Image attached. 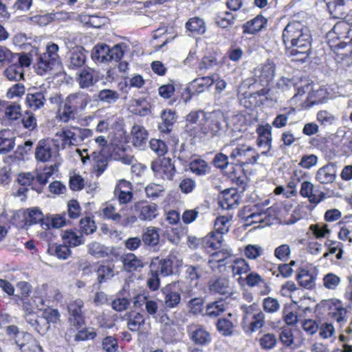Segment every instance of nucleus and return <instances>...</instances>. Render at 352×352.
Instances as JSON below:
<instances>
[{"label":"nucleus","mask_w":352,"mask_h":352,"mask_svg":"<svg viewBox=\"0 0 352 352\" xmlns=\"http://www.w3.org/2000/svg\"><path fill=\"white\" fill-rule=\"evenodd\" d=\"M4 75L10 80L19 81L23 78V69L21 66L12 63L6 69Z\"/></svg>","instance_id":"obj_49"},{"label":"nucleus","mask_w":352,"mask_h":352,"mask_svg":"<svg viewBox=\"0 0 352 352\" xmlns=\"http://www.w3.org/2000/svg\"><path fill=\"white\" fill-rule=\"evenodd\" d=\"M67 310L70 325L76 329L82 328L85 325L83 300L80 298L71 300L67 305Z\"/></svg>","instance_id":"obj_6"},{"label":"nucleus","mask_w":352,"mask_h":352,"mask_svg":"<svg viewBox=\"0 0 352 352\" xmlns=\"http://www.w3.org/2000/svg\"><path fill=\"white\" fill-rule=\"evenodd\" d=\"M76 152L79 154L81 158V161L83 164H85L87 160L92 159L94 161V168L96 171L98 172V175H101L107 168V159L102 155L97 154L93 152L91 155L87 154V150L84 149L80 151L77 149Z\"/></svg>","instance_id":"obj_18"},{"label":"nucleus","mask_w":352,"mask_h":352,"mask_svg":"<svg viewBox=\"0 0 352 352\" xmlns=\"http://www.w3.org/2000/svg\"><path fill=\"white\" fill-rule=\"evenodd\" d=\"M336 166L329 163L320 168L316 175V179L322 184L333 183L336 179Z\"/></svg>","instance_id":"obj_25"},{"label":"nucleus","mask_w":352,"mask_h":352,"mask_svg":"<svg viewBox=\"0 0 352 352\" xmlns=\"http://www.w3.org/2000/svg\"><path fill=\"white\" fill-rule=\"evenodd\" d=\"M133 209L141 221H151L158 215L157 206L155 204L138 202L134 205Z\"/></svg>","instance_id":"obj_19"},{"label":"nucleus","mask_w":352,"mask_h":352,"mask_svg":"<svg viewBox=\"0 0 352 352\" xmlns=\"http://www.w3.org/2000/svg\"><path fill=\"white\" fill-rule=\"evenodd\" d=\"M48 252L56 256L59 259H67L71 254V250L67 245H52L48 248Z\"/></svg>","instance_id":"obj_48"},{"label":"nucleus","mask_w":352,"mask_h":352,"mask_svg":"<svg viewBox=\"0 0 352 352\" xmlns=\"http://www.w3.org/2000/svg\"><path fill=\"white\" fill-rule=\"evenodd\" d=\"M267 23V19L263 15L258 14L242 25L243 33L244 34L254 35L264 29Z\"/></svg>","instance_id":"obj_24"},{"label":"nucleus","mask_w":352,"mask_h":352,"mask_svg":"<svg viewBox=\"0 0 352 352\" xmlns=\"http://www.w3.org/2000/svg\"><path fill=\"white\" fill-rule=\"evenodd\" d=\"M14 146V137L10 130L0 131V154H6Z\"/></svg>","instance_id":"obj_39"},{"label":"nucleus","mask_w":352,"mask_h":352,"mask_svg":"<svg viewBox=\"0 0 352 352\" xmlns=\"http://www.w3.org/2000/svg\"><path fill=\"white\" fill-rule=\"evenodd\" d=\"M189 168L192 173L200 176L206 173L208 166L206 161L200 159H195L190 163Z\"/></svg>","instance_id":"obj_57"},{"label":"nucleus","mask_w":352,"mask_h":352,"mask_svg":"<svg viewBox=\"0 0 352 352\" xmlns=\"http://www.w3.org/2000/svg\"><path fill=\"white\" fill-rule=\"evenodd\" d=\"M222 241L223 236L215 231H212L201 239V244L207 252H209L210 249L217 250L221 248Z\"/></svg>","instance_id":"obj_32"},{"label":"nucleus","mask_w":352,"mask_h":352,"mask_svg":"<svg viewBox=\"0 0 352 352\" xmlns=\"http://www.w3.org/2000/svg\"><path fill=\"white\" fill-rule=\"evenodd\" d=\"M324 287L329 290H336L341 283V278L332 272L327 273L323 276Z\"/></svg>","instance_id":"obj_53"},{"label":"nucleus","mask_w":352,"mask_h":352,"mask_svg":"<svg viewBox=\"0 0 352 352\" xmlns=\"http://www.w3.org/2000/svg\"><path fill=\"white\" fill-rule=\"evenodd\" d=\"M149 146L159 157L164 156L168 151L166 143L159 139H151L149 142Z\"/></svg>","instance_id":"obj_63"},{"label":"nucleus","mask_w":352,"mask_h":352,"mask_svg":"<svg viewBox=\"0 0 352 352\" xmlns=\"http://www.w3.org/2000/svg\"><path fill=\"white\" fill-rule=\"evenodd\" d=\"M261 347L266 351L274 349L277 344V338L274 333H265L259 339Z\"/></svg>","instance_id":"obj_61"},{"label":"nucleus","mask_w":352,"mask_h":352,"mask_svg":"<svg viewBox=\"0 0 352 352\" xmlns=\"http://www.w3.org/2000/svg\"><path fill=\"white\" fill-rule=\"evenodd\" d=\"M208 287L209 292L213 295H230L232 290L229 278L225 276L211 278L208 281Z\"/></svg>","instance_id":"obj_12"},{"label":"nucleus","mask_w":352,"mask_h":352,"mask_svg":"<svg viewBox=\"0 0 352 352\" xmlns=\"http://www.w3.org/2000/svg\"><path fill=\"white\" fill-rule=\"evenodd\" d=\"M41 316H37L33 311H29L26 313L25 318L26 322L30 325V327L39 334H44V331H42V326L41 325V322L39 321Z\"/></svg>","instance_id":"obj_58"},{"label":"nucleus","mask_w":352,"mask_h":352,"mask_svg":"<svg viewBox=\"0 0 352 352\" xmlns=\"http://www.w3.org/2000/svg\"><path fill=\"white\" fill-rule=\"evenodd\" d=\"M328 93L324 88H318L309 92L307 97V106L312 107L315 104H322L327 101Z\"/></svg>","instance_id":"obj_41"},{"label":"nucleus","mask_w":352,"mask_h":352,"mask_svg":"<svg viewBox=\"0 0 352 352\" xmlns=\"http://www.w3.org/2000/svg\"><path fill=\"white\" fill-rule=\"evenodd\" d=\"M77 113L78 112L65 101L59 107L58 112L60 120L65 123L75 119Z\"/></svg>","instance_id":"obj_46"},{"label":"nucleus","mask_w":352,"mask_h":352,"mask_svg":"<svg viewBox=\"0 0 352 352\" xmlns=\"http://www.w3.org/2000/svg\"><path fill=\"white\" fill-rule=\"evenodd\" d=\"M296 279L300 285L306 289H311L315 286V277L307 270L300 269Z\"/></svg>","instance_id":"obj_44"},{"label":"nucleus","mask_w":352,"mask_h":352,"mask_svg":"<svg viewBox=\"0 0 352 352\" xmlns=\"http://www.w3.org/2000/svg\"><path fill=\"white\" fill-rule=\"evenodd\" d=\"M230 157L241 165L254 164L259 159V155L252 146L237 144L230 153Z\"/></svg>","instance_id":"obj_5"},{"label":"nucleus","mask_w":352,"mask_h":352,"mask_svg":"<svg viewBox=\"0 0 352 352\" xmlns=\"http://www.w3.org/2000/svg\"><path fill=\"white\" fill-rule=\"evenodd\" d=\"M23 216L25 226H30L38 223H41L42 228H44V226H45L47 228L49 227L47 223H44L43 222V214L38 208H34L31 209H27L24 212Z\"/></svg>","instance_id":"obj_35"},{"label":"nucleus","mask_w":352,"mask_h":352,"mask_svg":"<svg viewBox=\"0 0 352 352\" xmlns=\"http://www.w3.org/2000/svg\"><path fill=\"white\" fill-rule=\"evenodd\" d=\"M311 41L309 28L298 21H290L282 32L285 53L294 61L307 60L311 52Z\"/></svg>","instance_id":"obj_1"},{"label":"nucleus","mask_w":352,"mask_h":352,"mask_svg":"<svg viewBox=\"0 0 352 352\" xmlns=\"http://www.w3.org/2000/svg\"><path fill=\"white\" fill-rule=\"evenodd\" d=\"M205 122L201 126V131L207 136L219 137L224 132L226 122L223 113L221 111H212L206 113Z\"/></svg>","instance_id":"obj_4"},{"label":"nucleus","mask_w":352,"mask_h":352,"mask_svg":"<svg viewBox=\"0 0 352 352\" xmlns=\"http://www.w3.org/2000/svg\"><path fill=\"white\" fill-rule=\"evenodd\" d=\"M190 340L197 345L205 346L211 342L210 333L202 326L190 325L188 327Z\"/></svg>","instance_id":"obj_15"},{"label":"nucleus","mask_w":352,"mask_h":352,"mask_svg":"<svg viewBox=\"0 0 352 352\" xmlns=\"http://www.w3.org/2000/svg\"><path fill=\"white\" fill-rule=\"evenodd\" d=\"M21 352H43L38 342L30 333H23V337L15 340Z\"/></svg>","instance_id":"obj_22"},{"label":"nucleus","mask_w":352,"mask_h":352,"mask_svg":"<svg viewBox=\"0 0 352 352\" xmlns=\"http://www.w3.org/2000/svg\"><path fill=\"white\" fill-rule=\"evenodd\" d=\"M232 255V251L231 249L223 248L211 254V258L208 261V264L212 270L216 267L226 266L232 262L230 258Z\"/></svg>","instance_id":"obj_23"},{"label":"nucleus","mask_w":352,"mask_h":352,"mask_svg":"<svg viewBox=\"0 0 352 352\" xmlns=\"http://www.w3.org/2000/svg\"><path fill=\"white\" fill-rule=\"evenodd\" d=\"M151 169L156 177L167 180L173 179L176 173L175 165L169 157H164L153 161Z\"/></svg>","instance_id":"obj_9"},{"label":"nucleus","mask_w":352,"mask_h":352,"mask_svg":"<svg viewBox=\"0 0 352 352\" xmlns=\"http://www.w3.org/2000/svg\"><path fill=\"white\" fill-rule=\"evenodd\" d=\"M155 266V261H152L146 279V286L153 292L158 290L160 287V273Z\"/></svg>","instance_id":"obj_36"},{"label":"nucleus","mask_w":352,"mask_h":352,"mask_svg":"<svg viewBox=\"0 0 352 352\" xmlns=\"http://www.w3.org/2000/svg\"><path fill=\"white\" fill-rule=\"evenodd\" d=\"M160 118L161 122L158 123L159 130L162 133H170L176 122L175 111L171 109H164L160 113Z\"/></svg>","instance_id":"obj_29"},{"label":"nucleus","mask_w":352,"mask_h":352,"mask_svg":"<svg viewBox=\"0 0 352 352\" xmlns=\"http://www.w3.org/2000/svg\"><path fill=\"white\" fill-rule=\"evenodd\" d=\"M262 307L266 313L274 314L280 309V305L276 298L267 297L263 300Z\"/></svg>","instance_id":"obj_62"},{"label":"nucleus","mask_w":352,"mask_h":352,"mask_svg":"<svg viewBox=\"0 0 352 352\" xmlns=\"http://www.w3.org/2000/svg\"><path fill=\"white\" fill-rule=\"evenodd\" d=\"M142 242L148 246L155 247L159 243V230L154 227H148L142 233Z\"/></svg>","instance_id":"obj_42"},{"label":"nucleus","mask_w":352,"mask_h":352,"mask_svg":"<svg viewBox=\"0 0 352 352\" xmlns=\"http://www.w3.org/2000/svg\"><path fill=\"white\" fill-rule=\"evenodd\" d=\"M76 111L79 112L87 107L91 101L88 94L83 91L69 94L65 100Z\"/></svg>","instance_id":"obj_20"},{"label":"nucleus","mask_w":352,"mask_h":352,"mask_svg":"<svg viewBox=\"0 0 352 352\" xmlns=\"http://www.w3.org/2000/svg\"><path fill=\"white\" fill-rule=\"evenodd\" d=\"M185 274L186 278L191 282L197 281L206 274V267L204 264L186 265L185 266Z\"/></svg>","instance_id":"obj_38"},{"label":"nucleus","mask_w":352,"mask_h":352,"mask_svg":"<svg viewBox=\"0 0 352 352\" xmlns=\"http://www.w3.org/2000/svg\"><path fill=\"white\" fill-rule=\"evenodd\" d=\"M218 63L219 62L215 56L212 54L205 56L199 63V69L201 72L205 73L208 71L215 69L218 67Z\"/></svg>","instance_id":"obj_51"},{"label":"nucleus","mask_w":352,"mask_h":352,"mask_svg":"<svg viewBox=\"0 0 352 352\" xmlns=\"http://www.w3.org/2000/svg\"><path fill=\"white\" fill-rule=\"evenodd\" d=\"M186 28L193 35H201L206 31L204 19L197 16L190 18L186 23Z\"/></svg>","instance_id":"obj_40"},{"label":"nucleus","mask_w":352,"mask_h":352,"mask_svg":"<svg viewBox=\"0 0 352 352\" xmlns=\"http://www.w3.org/2000/svg\"><path fill=\"white\" fill-rule=\"evenodd\" d=\"M17 54L11 52L6 46L0 45V68L12 63Z\"/></svg>","instance_id":"obj_55"},{"label":"nucleus","mask_w":352,"mask_h":352,"mask_svg":"<svg viewBox=\"0 0 352 352\" xmlns=\"http://www.w3.org/2000/svg\"><path fill=\"white\" fill-rule=\"evenodd\" d=\"M76 80L81 89L89 88L98 81V73L91 67H86L79 72Z\"/></svg>","instance_id":"obj_21"},{"label":"nucleus","mask_w":352,"mask_h":352,"mask_svg":"<svg viewBox=\"0 0 352 352\" xmlns=\"http://www.w3.org/2000/svg\"><path fill=\"white\" fill-rule=\"evenodd\" d=\"M182 285L183 283L180 281L173 282L162 289L166 308L173 309L180 303Z\"/></svg>","instance_id":"obj_8"},{"label":"nucleus","mask_w":352,"mask_h":352,"mask_svg":"<svg viewBox=\"0 0 352 352\" xmlns=\"http://www.w3.org/2000/svg\"><path fill=\"white\" fill-rule=\"evenodd\" d=\"M226 309L224 300H220L211 302L206 306V315L210 318H216Z\"/></svg>","instance_id":"obj_45"},{"label":"nucleus","mask_w":352,"mask_h":352,"mask_svg":"<svg viewBox=\"0 0 352 352\" xmlns=\"http://www.w3.org/2000/svg\"><path fill=\"white\" fill-rule=\"evenodd\" d=\"M300 195L308 199L311 204L317 205L325 198V193L320 192L318 195L314 193V185L311 182L305 181L301 184Z\"/></svg>","instance_id":"obj_28"},{"label":"nucleus","mask_w":352,"mask_h":352,"mask_svg":"<svg viewBox=\"0 0 352 352\" xmlns=\"http://www.w3.org/2000/svg\"><path fill=\"white\" fill-rule=\"evenodd\" d=\"M213 85V80L210 76L196 78L190 82L186 89L191 96L203 93L206 89Z\"/></svg>","instance_id":"obj_30"},{"label":"nucleus","mask_w":352,"mask_h":352,"mask_svg":"<svg viewBox=\"0 0 352 352\" xmlns=\"http://www.w3.org/2000/svg\"><path fill=\"white\" fill-rule=\"evenodd\" d=\"M316 117L318 122L324 128L334 125L337 121V118L326 110L319 111Z\"/></svg>","instance_id":"obj_52"},{"label":"nucleus","mask_w":352,"mask_h":352,"mask_svg":"<svg viewBox=\"0 0 352 352\" xmlns=\"http://www.w3.org/2000/svg\"><path fill=\"white\" fill-rule=\"evenodd\" d=\"M58 155L56 148H52L51 144L46 140H40L35 149V158L40 162H48L52 158Z\"/></svg>","instance_id":"obj_17"},{"label":"nucleus","mask_w":352,"mask_h":352,"mask_svg":"<svg viewBox=\"0 0 352 352\" xmlns=\"http://www.w3.org/2000/svg\"><path fill=\"white\" fill-rule=\"evenodd\" d=\"M324 306L328 309L329 316L335 320L340 327L346 324L348 310L344 307L341 300L336 298L329 299L325 301Z\"/></svg>","instance_id":"obj_7"},{"label":"nucleus","mask_w":352,"mask_h":352,"mask_svg":"<svg viewBox=\"0 0 352 352\" xmlns=\"http://www.w3.org/2000/svg\"><path fill=\"white\" fill-rule=\"evenodd\" d=\"M80 20L84 23L95 28H99L105 23L103 17L98 15L85 14L80 16Z\"/></svg>","instance_id":"obj_60"},{"label":"nucleus","mask_w":352,"mask_h":352,"mask_svg":"<svg viewBox=\"0 0 352 352\" xmlns=\"http://www.w3.org/2000/svg\"><path fill=\"white\" fill-rule=\"evenodd\" d=\"M62 239L65 244H68L72 247H77L85 243V239L82 234H78L72 230H66L62 234Z\"/></svg>","instance_id":"obj_43"},{"label":"nucleus","mask_w":352,"mask_h":352,"mask_svg":"<svg viewBox=\"0 0 352 352\" xmlns=\"http://www.w3.org/2000/svg\"><path fill=\"white\" fill-rule=\"evenodd\" d=\"M145 319L140 313L131 314L127 322V327L131 331H138L144 324Z\"/></svg>","instance_id":"obj_50"},{"label":"nucleus","mask_w":352,"mask_h":352,"mask_svg":"<svg viewBox=\"0 0 352 352\" xmlns=\"http://www.w3.org/2000/svg\"><path fill=\"white\" fill-rule=\"evenodd\" d=\"M332 17L342 19L351 10L352 0H322Z\"/></svg>","instance_id":"obj_10"},{"label":"nucleus","mask_w":352,"mask_h":352,"mask_svg":"<svg viewBox=\"0 0 352 352\" xmlns=\"http://www.w3.org/2000/svg\"><path fill=\"white\" fill-rule=\"evenodd\" d=\"M4 111L6 117L9 120H17L21 116V106L16 102L6 104Z\"/></svg>","instance_id":"obj_56"},{"label":"nucleus","mask_w":352,"mask_h":352,"mask_svg":"<svg viewBox=\"0 0 352 352\" xmlns=\"http://www.w3.org/2000/svg\"><path fill=\"white\" fill-rule=\"evenodd\" d=\"M132 142L133 146L139 150H144L146 146L148 133L145 129L135 124L131 129Z\"/></svg>","instance_id":"obj_31"},{"label":"nucleus","mask_w":352,"mask_h":352,"mask_svg":"<svg viewBox=\"0 0 352 352\" xmlns=\"http://www.w3.org/2000/svg\"><path fill=\"white\" fill-rule=\"evenodd\" d=\"M58 50V45L52 43L46 46L45 52L38 54L34 65V71L38 75L44 76L59 65L60 58Z\"/></svg>","instance_id":"obj_2"},{"label":"nucleus","mask_w":352,"mask_h":352,"mask_svg":"<svg viewBox=\"0 0 352 352\" xmlns=\"http://www.w3.org/2000/svg\"><path fill=\"white\" fill-rule=\"evenodd\" d=\"M165 190L163 185L151 183L145 188L146 196L153 199L162 195Z\"/></svg>","instance_id":"obj_64"},{"label":"nucleus","mask_w":352,"mask_h":352,"mask_svg":"<svg viewBox=\"0 0 352 352\" xmlns=\"http://www.w3.org/2000/svg\"><path fill=\"white\" fill-rule=\"evenodd\" d=\"M86 63V55L84 49H77L72 52L67 60V65L69 69H78L85 65Z\"/></svg>","instance_id":"obj_34"},{"label":"nucleus","mask_w":352,"mask_h":352,"mask_svg":"<svg viewBox=\"0 0 352 352\" xmlns=\"http://www.w3.org/2000/svg\"><path fill=\"white\" fill-rule=\"evenodd\" d=\"M217 328L219 333L226 336L232 334L234 325L228 318H222L217 320Z\"/></svg>","instance_id":"obj_59"},{"label":"nucleus","mask_w":352,"mask_h":352,"mask_svg":"<svg viewBox=\"0 0 352 352\" xmlns=\"http://www.w3.org/2000/svg\"><path fill=\"white\" fill-rule=\"evenodd\" d=\"M126 48L124 43L116 44L112 47L104 43L97 44L91 51V57L96 63L118 62L123 57Z\"/></svg>","instance_id":"obj_3"},{"label":"nucleus","mask_w":352,"mask_h":352,"mask_svg":"<svg viewBox=\"0 0 352 352\" xmlns=\"http://www.w3.org/2000/svg\"><path fill=\"white\" fill-rule=\"evenodd\" d=\"M124 270L127 272H140L144 267L143 260L133 253H127L122 256Z\"/></svg>","instance_id":"obj_26"},{"label":"nucleus","mask_w":352,"mask_h":352,"mask_svg":"<svg viewBox=\"0 0 352 352\" xmlns=\"http://www.w3.org/2000/svg\"><path fill=\"white\" fill-rule=\"evenodd\" d=\"M155 267L157 271L163 276H168L173 273V266L175 262L180 263L173 254H169L166 258L159 259L156 258Z\"/></svg>","instance_id":"obj_27"},{"label":"nucleus","mask_w":352,"mask_h":352,"mask_svg":"<svg viewBox=\"0 0 352 352\" xmlns=\"http://www.w3.org/2000/svg\"><path fill=\"white\" fill-rule=\"evenodd\" d=\"M120 97V94L116 91L104 89L99 91L98 98L100 101L111 104L115 103Z\"/></svg>","instance_id":"obj_54"},{"label":"nucleus","mask_w":352,"mask_h":352,"mask_svg":"<svg viewBox=\"0 0 352 352\" xmlns=\"http://www.w3.org/2000/svg\"><path fill=\"white\" fill-rule=\"evenodd\" d=\"M114 196L120 204H126L133 199V187L131 182L121 179L114 189Z\"/></svg>","instance_id":"obj_16"},{"label":"nucleus","mask_w":352,"mask_h":352,"mask_svg":"<svg viewBox=\"0 0 352 352\" xmlns=\"http://www.w3.org/2000/svg\"><path fill=\"white\" fill-rule=\"evenodd\" d=\"M230 267L232 269L233 275H241L247 274L250 271L248 263L244 258H236L230 263Z\"/></svg>","instance_id":"obj_47"},{"label":"nucleus","mask_w":352,"mask_h":352,"mask_svg":"<svg viewBox=\"0 0 352 352\" xmlns=\"http://www.w3.org/2000/svg\"><path fill=\"white\" fill-rule=\"evenodd\" d=\"M47 91L44 89L32 88L28 91L25 97V104L36 111L44 107L46 102Z\"/></svg>","instance_id":"obj_13"},{"label":"nucleus","mask_w":352,"mask_h":352,"mask_svg":"<svg viewBox=\"0 0 352 352\" xmlns=\"http://www.w3.org/2000/svg\"><path fill=\"white\" fill-rule=\"evenodd\" d=\"M59 313L58 310L53 309H45L42 311L39 321L41 322V325L42 331L45 333L50 328V323H55L59 319Z\"/></svg>","instance_id":"obj_37"},{"label":"nucleus","mask_w":352,"mask_h":352,"mask_svg":"<svg viewBox=\"0 0 352 352\" xmlns=\"http://www.w3.org/2000/svg\"><path fill=\"white\" fill-rule=\"evenodd\" d=\"M265 319V314L262 311H258L254 314L251 321L243 322L244 331L247 333H253L258 331L264 326Z\"/></svg>","instance_id":"obj_33"},{"label":"nucleus","mask_w":352,"mask_h":352,"mask_svg":"<svg viewBox=\"0 0 352 352\" xmlns=\"http://www.w3.org/2000/svg\"><path fill=\"white\" fill-rule=\"evenodd\" d=\"M275 75L274 63L267 60L264 64L258 66L254 71V80L261 86L267 87L270 82L273 80Z\"/></svg>","instance_id":"obj_11"},{"label":"nucleus","mask_w":352,"mask_h":352,"mask_svg":"<svg viewBox=\"0 0 352 352\" xmlns=\"http://www.w3.org/2000/svg\"><path fill=\"white\" fill-rule=\"evenodd\" d=\"M256 133L258 134L257 145L265 149L261 152V155L272 156V155H268L272 148V126L269 124L259 125L256 129Z\"/></svg>","instance_id":"obj_14"}]
</instances>
